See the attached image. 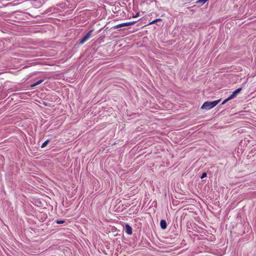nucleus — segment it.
I'll return each instance as SVG.
<instances>
[{
  "instance_id": "f257e3e1",
  "label": "nucleus",
  "mask_w": 256,
  "mask_h": 256,
  "mask_svg": "<svg viewBox=\"0 0 256 256\" xmlns=\"http://www.w3.org/2000/svg\"><path fill=\"white\" fill-rule=\"evenodd\" d=\"M220 99L214 100V102H206L203 104L201 106V109L209 110L216 106L220 102Z\"/></svg>"
},
{
  "instance_id": "f03ea898",
  "label": "nucleus",
  "mask_w": 256,
  "mask_h": 256,
  "mask_svg": "<svg viewBox=\"0 0 256 256\" xmlns=\"http://www.w3.org/2000/svg\"><path fill=\"white\" fill-rule=\"evenodd\" d=\"M93 32V30H90L84 36V38L80 40V44H83L86 41H87L91 36L92 32Z\"/></svg>"
},
{
  "instance_id": "7ed1b4c3",
  "label": "nucleus",
  "mask_w": 256,
  "mask_h": 256,
  "mask_svg": "<svg viewBox=\"0 0 256 256\" xmlns=\"http://www.w3.org/2000/svg\"><path fill=\"white\" fill-rule=\"evenodd\" d=\"M242 90V88H238V89H236V90H235L233 92L232 94L230 96H229L228 98H229V99L230 100L234 98L236 95L239 93Z\"/></svg>"
},
{
  "instance_id": "20e7f679",
  "label": "nucleus",
  "mask_w": 256,
  "mask_h": 256,
  "mask_svg": "<svg viewBox=\"0 0 256 256\" xmlns=\"http://www.w3.org/2000/svg\"><path fill=\"white\" fill-rule=\"evenodd\" d=\"M242 90V88H238V89H236V90H235L233 92L232 94L230 96H229L228 98H229V99L230 100L234 98L236 95L239 93Z\"/></svg>"
},
{
  "instance_id": "39448f33",
  "label": "nucleus",
  "mask_w": 256,
  "mask_h": 256,
  "mask_svg": "<svg viewBox=\"0 0 256 256\" xmlns=\"http://www.w3.org/2000/svg\"><path fill=\"white\" fill-rule=\"evenodd\" d=\"M242 90V88H238V89H236V90H235L233 92L232 94L230 96H229L228 98H229V99L230 100L234 98L236 95L239 93Z\"/></svg>"
},
{
  "instance_id": "423d86ee",
  "label": "nucleus",
  "mask_w": 256,
  "mask_h": 256,
  "mask_svg": "<svg viewBox=\"0 0 256 256\" xmlns=\"http://www.w3.org/2000/svg\"><path fill=\"white\" fill-rule=\"evenodd\" d=\"M242 90V88H238V89H236V90H235L233 92L232 94L230 96H229L228 98H229V99L230 100L234 98L236 95L239 93Z\"/></svg>"
},
{
  "instance_id": "0eeeda50",
  "label": "nucleus",
  "mask_w": 256,
  "mask_h": 256,
  "mask_svg": "<svg viewBox=\"0 0 256 256\" xmlns=\"http://www.w3.org/2000/svg\"><path fill=\"white\" fill-rule=\"evenodd\" d=\"M242 90V88H238V89H236V90H235L233 92L232 94L230 96H229L228 98H229V99L230 100L234 98L236 95L239 93Z\"/></svg>"
},
{
  "instance_id": "6e6552de",
  "label": "nucleus",
  "mask_w": 256,
  "mask_h": 256,
  "mask_svg": "<svg viewBox=\"0 0 256 256\" xmlns=\"http://www.w3.org/2000/svg\"><path fill=\"white\" fill-rule=\"evenodd\" d=\"M126 232L129 235L132 234V228L128 224L126 226Z\"/></svg>"
},
{
  "instance_id": "1a4fd4ad",
  "label": "nucleus",
  "mask_w": 256,
  "mask_h": 256,
  "mask_svg": "<svg viewBox=\"0 0 256 256\" xmlns=\"http://www.w3.org/2000/svg\"><path fill=\"white\" fill-rule=\"evenodd\" d=\"M160 226L162 229L164 230L166 228L167 224L165 220H162L160 222Z\"/></svg>"
},
{
  "instance_id": "9d476101",
  "label": "nucleus",
  "mask_w": 256,
  "mask_h": 256,
  "mask_svg": "<svg viewBox=\"0 0 256 256\" xmlns=\"http://www.w3.org/2000/svg\"><path fill=\"white\" fill-rule=\"evenodd\" d=\"M123 26H126V22H124V23H122V24H117V25L114 26L113 28L114 29H117L123 27Z\"/></svg>"
},
{
  "instance_id": "9b49d317",
  "label": "nucleus",
  "mask_w": 256,
  "mask_h": 256,
  "mask_svg": "<svg viewBox=\"0 0 256 256\" xmlns=\"http://www.w3.org/2000/svg\"><path fill=\"white\" fill-rule=\"evenodd\" d=\"M43 80H38V82H36V83L32 84L30 86L31 88H33V87H34L36 86H38V84H41Z\"/></svg>"
},
{
  "instance_id": "f8f14e48",
  "label": "nucleus",
  "mask_w": 256,
  "mask_h": 256,
  "mask_svg": "<svg viewBox=\"0 0 256 256\" xmlns=\"http://www.w3.org/2000/svg\"><path fill=\"white\" fill-rule=\"evenodd\" d=\"M50 140H46L44 142H43L41 146V148H44L45 146H46L48 144V143L50 142Z\"/></svg>"
},
{
  "instance_id": "ddd939ff",
  "label": "nucleus",
  "mask_w": 256,
  "mask_h": 256,
  "mask_svg": "<svg viewBox=\"0 0 256 256\" xmlns=\"http://www.w3.org/2000/svg\"><path fill=\"white\" fill-rule=\"evenodd\" d=\"M161 20H162L161 18H157V19H156V20L152 21L151 22H150L148 24H154L156 23V22H160V21H161Z\"/></svg>"
},
{
  "instance_id": "4468645a",
  "label": "nucleus",
  "mask_w": 256,
  "mask_h": 256,
  "mask_svg": "<svg viewBox=\"0 0 256 256\" xmlns=\"http://www.w3.org/2000/svg\"><path fill=\"white\" fill-rule=\"evenodd\" d=\"M136 22H126V26H132Z\"/></svg>"
},
{
  "instance_id": "2eb2a0df",
  "label": "nucleus",
  "mask_w": 256,
  "mask_h": 256,
  "mask_svg": "<svg viewBox=\"0 0 256 256\" xmlns=\"http://www.w3.org/2000/svg\"><path fill=\"white\" fill-rule=\"evenodd\" d=\"M230 100L229 99V98H226L225 100H224L222 102V104H225L226 102H228V101H229Z\"/></svg>"
},
{
  "instance_id": "dca6fc26",
  "label": "nucleus",
  "mask_w": 256,
  "mask_h": 256,
  "mask_svg": "<svg viewBox=\"0 0 256 256\" xmlns=\"http://www.w3.org/2000/svg\"><path fill=\"white\" fill-rule=\"evenodd\" d=\"M206 172H204V173L202 174V176H201L200 178H205V177H206Z\"/></svg>"
},
{
  "instance_id": "f3484780",
  "label": "nucleus",
  "mask_w": 256,
  "mask_h": 256,
  "mask_svg": "<svg viewBox=\"0 0 256 256\" xmlns=\"http://www.w3.org/2000/svg\"><path fill=\"white\" fill-rule=\"evenodd\" d=\"M64 222V220H57L56 221V223L58 224H63Z\"/></svg>"
},
{
  "instance_id": "a211bd4d",
  "label": "nucleus",
  "mask_w": 256,
  "mask_h": 256,
  "mask_svg": "<svg viewBox=\"0 0 256 256\" xmlns=\"http://www.w3.org/2000/svg\"><path fill=\"white\" fill-rule=\"evenodd\" d=\"M138 16V14H136L135 16H134L133 18H136Z\"/></svg>"
}]
</instances>
